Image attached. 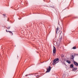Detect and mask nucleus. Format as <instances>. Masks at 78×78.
Instances as JSON below:
<instances>
[{"label": "nucleus", "instance_id": "f257e3e1", "mask_svg": "<svg viewBox=\"0 0 78 78\" xmlns=\"http://www.w3.org/2000/svg\"><path fill=\"white\" fill-rule=\"evenodd\" d=\"M59 62V58H57L54 60L52 62V64L53 65H55L56 63H58V62Z\"/></svg>", "mask_w": 78, "mask_h": 78}, {"label": "nucleus", "instance_id": "f03ea898", "mask_svg": "<svg viewBox=\"0 0 78 78\" xmlns=\"http://www.w3.org/2000/svg\"><path fill=\"white\" fill-rule=\"evenodd\" d=\"M58 30H59V31L58 32V34H59V35H61L62 31H61V29L59 28V27H57V28L56 29V34H57V33H58Z\"/></svg>", "mask_w": 78, "mask_h": 78}, {"label": "nucleus", "instance_id": "7ed1b4c3", "mask_svg": "<svg viewBox=\"0 0 78 78\" xmlns=\"http://www.w3.org/2000/svg\"><path fill=\"white\" fill-rule=\"evenodd\" d=\"M56 47L53 45V55L54 56L55 54H56Z\"/></svg>", "mask_w": 78, "mask_h": 78}, {"label": "nucleus", "instance_id": "20e7f679", "mask_svg": "<svg viewBox=\"0 0 78 78\" xmlns=\"http://www.w3.org/2000/svg\"><path fill=\"white\" fill-rule=\"evenodd\" d=\"M47 70L46 72V73H47V72H49L51 70V66H50L48 68V69H47Z\"/></svg>", "mask_w": 78, "mask_h": 78}, {"label": "nucleus", "instance_id": "39448f33", "mask_svg": "<svg viewBox=\"0 0 78 78\" xmlns=\"http://www.w3.org/2000/svg\"><path fill=\"white\" fill-rule=\"evenodd\" d=\"M70 59H73V61H74V56L73 55H70Z\"/></svg>", "mask_w": 78, "mask_h": 78}, {"label": "nucleus", "instance_id": "423d86ee", "mask_svg": "<svg viewBox=\"0 0 78 78\" xmlns=\"http://www.w3.org/2000/svg\"><path fill=\"white\" fill-rule=\"evenodd\" d=\"M74 65H75V66H78V63L74 61Z\"/></svg>", "mask_w": 78, "mask_h": 78}, {"label": "nucleus", "instance_id": "0eeeda50", "mask_svg": "<svg viewBox=\"0 0 78 78\" xmlns=\"http://www.w3.org/2000/svg\"><path fill=\"white\" fill-rule=\"evenodd\" d=\"M76 70H77V68H73L72 70L74 72H76Z\"/></svg>", "mask_w": 78, "mask_h": 78}, {"label": "nucleus", "instance_id": "6e6552de", "mask_svg": "<svg viewBox=\"0 0 78 78\" xmlns=\"http://www.w3.org/2000/svg\"><path fill=\"white\" fill-rule=\"evenodd\" d=\"M6 32H7V33L9 32V33H11V34H12V35L13 34L12 33V32H11V31H8V30H6Z\"/></svg>", "mask_w": 78, "mask_h": 78}, {"label": "nucleus", "instance_id": "1a4fd4ad", "mask_svg": "<svg viewBox=\"0 0 78 78\" xmlns=\"http://www.w3.org/2000/svg\"><path fill=\"white\" fill-rule=\"evenodd\" d=\"M64 55L63 54H62L61 55V57L62 58H64Z\"/></svg>", "mask_w": 78, "mask_h": 78}, {"label": "nucleus", "instance_id": "9d476101", "mask_svg": "<svg viewBox=\"0 0 78 78\" xmlns=\"http://www.w3.org/2000/svg\"><path fill=\"white\" fill-rule=\"evenodd\" d=\"M66 62H67L68 63V64H70L71 62H70V61H69V60H67L66 61Z\"/></svg>", "mask_w": 78, "mask_h": 78}, {"label": "nucleus", "instance_id": "9b49d317", "mask_svg": "<svg viewBox=\"0 0 78 78\" xmlns=\"http://www.w3.org/2000/svg\"><path fill=\"white\" fill-rule=\"evenodd\" d=\"M70 67L71 68H73V64H71L70 65Z\"/></svg>", "mask_w": 78, "mask_h": 78}, {"label": "nucleus", "instance_id": "f8f14e48", "mask_svg": "<svg viewBox=\"0 0 78 78\" xmlns=\"http://www.w3.org/2000/svg\"><path fill=\"white\" fill-rule=\"evenodd\" d=\"M59 40L60 41H61V40H62V36L60 37H59Z\"/></svg>", "mask_w": 78, "mask_h": 78}, {"label": "nucleus", "instance_id": "ddd939ff", "mask_svg": "<svg viewBox=\"0 0 78 78\" xmlns=\"http://www.w3.org/2000/svg\"><path fill=\"white\" fill-rule=\"evenodd\" d=\"M2 15L4 17H6V14H3Z\"/></svg>", "mask_w": 78, "mask_h": 78}, {"label": "nucleus", "instance_id": "4468645a", "mask_svg": "<svg viewBox=\"0 0 78 78\" xmlns=\"http://www.w3.org/2000/svg\"><path fill=\"white\" fill-rule=\"evenodd\" d=\"M10 28H11L10 27H6V28H7V29H8V30H9V29H10Z\"/></svg>", "mask_w": 78, "mask_h": 78}, {"label": "nucleus", "instance_id": "2eb2a0df", "mask_svg": "<svg viewBox=\"0 0 78 78\" xmlns=\"http://www.w3.org/2000/svg\"><path fill=\"white\" fill-rule=\"evenodd\" d=\"M73 48V49H76V46H74Z\"/></svg>", "mask_w": 78, "mask_h": 78}, {"label": "nucleus", "instance_id": "dca6fc26", "mask_svg": "<svg viewBox=\"0 0 78 78\" xmlns=\"http://www.w3.org/2000/svg\"><path fill=\"white\" fill-rule=\"evenodd\" d=\"M72 2H70V5H72Z\"/></svg>", "mask_w": 78, "mask_h": 78}, {"label": "nucleus", "instance_id": "f3484780", "mask_svg": "<svg viewBox=\"0 0 78 78\" xmlns=\"http://www.w3.org/2000/svg\"><path fill=\"white\" fill-rule=\"evenodd\" d=\"M28 76V75H25L26 76Z\"/></svg>", "mask_w": 78, "mask_h": 78}, {"label": "nucleus", "instance_id": "a211bd4d", "mask_svg": "<svg viewBox=\"0 0 78 78\" xmlns=\"http://www.w3.org/2000/svg\"><path fill=\"white\" fill-rule=\"evenodd\" d=\"M59 6H61V3H60V5H59Z\"/></svg>", "mask_w": 78, "mask_h": 78}, {"label": "nucleus", "instance_id": "6ab92c4d", "mask_svg": "<svg viewBox=\"0 0 78 78\" xmlns=\"http://www.w3.org/2000/svg\"><path fill=\"white\" fill-rule=\"evenodd\" d=\"M36 76L37 77V76Z\"/></svg>", "mask_w": 78, "mask_h": 78}, {"label": "nucleus", "instance_id": "aec40b11", "mask_svg": "<svg viewBox=\"0 0 78 78\" xmlns=\"http://www.w3.org/2000/svg\"><path fill=\"white\" fill-rule=\"evenodd\" d=\"M72 3H73V2H72Z\"/></svg>", "mask_w": 78, "mask_h": 78}]
</instances>
